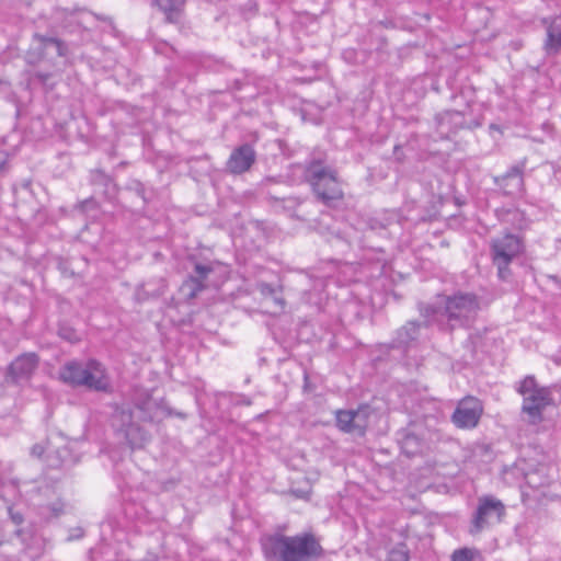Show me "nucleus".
<instances>
[{"mask_svg": "<svg viewBox=\"0 0 561 561\" xmlns=\"http://www.w3.org/2000/svg\"><path fill=\"white\" fill-rule=\"evenodd\" d=\"M266 561H314L322 554V547L310 533L295 536L274 534L262 540Z\"/></svg>", "mask_w": 561, "mask_h": 561, "instance_id": "f257e3e1", "label": "nucleus"}, {"mask_svg": "<svg viewBox=\"0 0 561 561\" xmlns=\"http://www.w3.org/2000/svg\"><path fill=\"white\" fill-rule=\"evenodd\" d=\"M59 376L64 382L75 387H85L100 392L111 391V379L106 368L95 359L68 362L60 369Z\"/></svg>", "mask_w": 561, "mask_h": 561, "instance_id": "f03ea898", "label": "nucleus"}, {"mask_svg": "<svg viewBox=\"0 0 561 561\" xmlns=\"http://www.w3.org/2000/svg\"><path fill=\"white\" fill-rule=\"evenodd\" d=\"M480 310L479 298L471 293L458 291L445 296L438 301V307H428L426 316L437 312L445 317L451 328L470 325Z\"/></svg>", "mask_w": 561, "mask_h": 561, "instance_id": "7ed1b4c3", "label": "nucleus"}, {"mask_svg": "<svg viewBox=\"0 0 561 561\" xmlns=\"http://www.w3.org/2000/svg\"><path fill=\"white\" fill-rule=\"evenodd\" d=\"M306 179L324 204L329 205L330 202L342 198L343 192L334 169L320 161H312L306 169Z\"/></svg>", "mask_w": 561, "mask_h": 561, "instance_id": "20e7f679", "label": "nucleus"}, {"mask_svg": "<svg viewBox=\"0 0 561 561\" xmlns=\"http://www.w3.org/2000/svg\"><path fill=\"white\" fill-rule=\"evenodd\" d=\"M524 250L523 240L514 233L505 232L490 241V255L492 263L497 268V276L502 280L511 277L510 265Z\"/></svg>", "mask_w": 561, "mask_h": 561, "instance_id": "39448f33", "label": "nucleus"}, {"mask_svg": "<svg viewBox=\"0 0 561 561\" xmlns=\"http://www.w3.org/2000/svg\"><path fill=\"white\" fill-rule=\"evenodd\" d=\"M517 391L523 396V412L534 423L540 421L543 409L552 403L550 389L538 386L534 376H527L519 382Z\"/></svg>", "mask_w": 561, "mask_h": 561, "instance_id": "423d86ee", "label": "nucleus"}, {"mask_svg": "<svg viewBox=\"0 0 561 561\" xmlns=\"http://www.w3.org/2000/svg\"><path fill=\"white\" fill-rule=\"evenodd\" d=\"M506 508L501 500L493 495H482L478 499L477 508L471 518L469 533L477 535L502 522Z\"/></svg>", "mask_w": 561, "mask_h": 561, "instance_id": "0eeeda50", "label": "nucleus"}, {"mask_svg": "<svg viewBox=\"0 0 561 561\" xmlns=\"http://www.w3.org/2000/svg\"><path fill=\"white\" fill-rule=\"evenodd\" d=\"M134 419V412L128 407L117 408L113 414V425L124 432L131 448H140L149 440V435Z\"/></svg>", "mask_w": 561, "mask_h": 561, "instance_id": "6e6552de", "label": "nucleus"}, {"mask_svg": "<svg viewBox=\"0 0 561 561\" xmlns=\"http://www.w3.org/2000/svg\"><path fill=\"white\" fill-rule=\"evenodd\" d=\"M369 415L370 410L366 405L356 410H339L335 415L336 425L342 432L364 435Z\"/></svg>", "mask_w": 561, "mask_h": 561, "instance_id": "1a4fd4ad", "label": "nucleus"}, {"mask_svg": "<svg viewBox=\"0 0 561 561\" xmlns=\"http://www.w3.org/2000/svg\"><path fill=\"white\" fill-rule=\"evenodd\" d=\"M66 54V46L55 37L34 35L30 50L26 54L28 64H37L49 55L61 57Z\"/></svg>", "mask_w": 561, "mask_h": 561, "instance_id": "9d476101", "label": "nucleus"}, {"mask_svg": "<svg viewBox=\"0 0 561 561\" xmlns=\"http://www.w3.org/2000/svg\"><path fill=\"white\" fill-rule=\"evenodd\" d=\"M481 413L480 401L468 398L459 402L453 414V422L460 428H472L478 424Z\"/></svg>", "mask_w": 561, "mask_h": 561, "instance_id": "9b49d317", "label": "nucleus"}, {"mask_svg": "<svg viewBox=\"0 0 561 561\" xmlns=\"http://www.w3.org/2000/svg\"><path fill=\"white\" fill-rule=\"evenodd\" d=\"M213 272L211 264L195 263L193 272L188 278L183 283L181 290L187 299L195 298L202 290L206 288V279Z\"/></svg>", "mask_w": 561, "mask_h": 561, "instance_id": "f8f14e48", "label": "nucleus"}, {"mask_svg": "<svg viewBox=\"0 0 561 561\" xmlns=\"http://www.w3.org/2000/svg\"><path fill=\"white\" fill-rule=\"evenodd\" d=\"M38 365L35 353H25L16 357L8 368V375L14 382L28 380Z\"/></svg>", "mask_w": 561, "mask_h": 561, "instance_id": "ddd939ff", "label": "nucleus"}, {"mask_svg": "<svg viewBox=\"0 0 561 561\" xmlns=\"http://www.w3.org/2000/svg\"><path fill=\"white\" fill-rule=\"evenodd\" d=\"M255 161V151L252 146L245 144L236 148L227 162L228 169L234 174L248 171Z\"/></svg>", "mask_w": 561, "mask_h": 561, "instance_id": "4468645a", "label": "nucleus"}, {"mask_svg": "<svg viewBox=\"0 0 561 561\" xmlns=\"http://www.w3.org/2000/svg\"><path fill=\"white\" fill-rule=\"evenodd\" d=\"M495 183L505 194L512 195L520 192L523 187L522 169L518 167L511 168L506 174L496 178Z\"/></svg>", "mask_w": 561, "mask_h": 561, "instance_id": "2eb2a0df", "label": "nucleus"}, {"mask_svg": "<svg viewBox=\"0 0 561 561\" xmlns=\"http://www.w3.org/2000/svg\"><path fill=\"white\" fill-rule=\"evenodd\" d=\"M547 24V39L545 42V48L548 54H557L561 50V16L545 20Z\"/></svg>", "mask_w": 561, "mask_h": 561, "instance_id": "dca6fc26", "label": "nucleus"}, {"mask_svg": "<svg viewBox=\"0 0 561 561\" xmlns=\"http://www.w3.org/2000/svg\"><path fill=\"white\" fill-rule=\"evenodd\" d=\"M421 324L414 321L407 322L401 329L398 330L394 344L398 347H405L419 336Z\"/></svg>", "mask_w": 561, "mask_h": 561, "instance_id": "f3484780", "label": "nucleus"}, {"mask_svg": "<svg viewBox=\"0 0 561 561\" xmlns=\"http://www.w3.org/2000/svg\"><path fill=\"white\" fill-rule=\"evenodd\" d=\"M137 410V419L144 422H151L156 417L157 403L148 396L135 404Z\"/></svg>", "mask_w": 561, "mask_h": 561, "instance_id": "a211bd4d", "label": "nucleus"}, {"mask_svg": "<svg viewBox=\"0 0 561 561\" xmlns=\"http://www.w3.org/2000/svg\"><path fill=\"white\" fill-rule=\"evenodd\" d=\"M184 2L185 0H157V4L165 13L169 22H176L180 19Z\"/></svg>", "mask_w": 561, "mask_h": 561, "instance_id": "6ab92c4d", "label": "nucleus"}, {"mask_svg": "<svg viewBox=\"0 0 561 561\" xmlns=\"http://www.w3.org/2000/svg\"><path fill=\"white\" fill-rule=\"evenodd\" d=\"M552 477L545 472V468L537 469L526 474V482L533 489H540L549 485Z\"/></svg>", "mask_w": 561, "mask_h": 561, "instance_id": "aec40b11", "label": "nucleus"}, {"mask_svg": "<svg viewBox=\"0 0 561 561\" xmlns=\"http://www.w3.org/2000/svg\"><path fill=\"white\" fill-rule=\"evenodd\" d=\"M481 553L474 548L456 549L450 557V561H481Z\"/></svg>", "mask_w": 561, "mask_h": 561, "instance_id": "412c9836", "label": "nucleus"}, {"mask_svg": "<svg viewBox=\"0 0 561 561\" xmlns=\"http://www.w3.org/2000/svg\"><path fill=\"white\" fill-rule=\"evenodd\" d=\"M422 446L423 443L421 439L412 433H408L402 438V449L410 456L420 453L422 450Z\"/></svg>", "mask_w": 561, "mask_h": 561, "instance_id": "4be33fe9", "label": "nucleus"}, {"mask_svg": "<svg viewBox=\"0 0 561 561\" xmlns=\"http://www.w3.org/2000/svg\"><path fill=\"white\" fill-rule=\"evenodd\" d=\"M387 561H409V550L404 543L394 546L388 553Z\"/></svg>", "mask_w": 561, "mask_h": 561, "instance_id": "5701e85b", "label": "nucleus"}, {"mask_svg": "<svg viewBox=\"0 0 561 561\" xmlns=\"http://www.w3.org/2000/svg\"><path fill=\"white\" fill-rule=\"evenodd\" d=\"M259 288L262 295H264L265 297H272L275 305L279 306L280 308L284 307V300L280 297L275 296V290L270 284H260Z\"/></svg>", "mask_w": 561, "mask_h": 561, "instance_id": "b1692460", "label": "nucleus"}, {"mask_svg": "<svg viewBox=\"0 0 561 561\" xmlns=\"http://www.w3.org/2000/svg\"><path fill=\"white\" fill-rule=\"evenodd\" d=\"M46 451V447L43 446L42 444H35L32 449H31V454L35 457H42L44 455V453Z\"/></svg>", "mask_w": 561, "mask_h": 561, "instance_id": "393cba45", "label": "nucleus"}, {"mask_svg": "<svg viewBox=\"0 0 561 561\" xmlns=\"http://www.w3.org/2000/svg\"><path fill=\"white\" fill-rule=\"evenodd\" d=\"M7 163L8 153L5 151L0 150V175L5 171Z\"/></svg>", "mask_w": 561, "mask_h": 561, "instance_id": "a878e982", "label": "nucleus"}, {"mask_svg": "<svg viewBox=\"0 0 561 561\" xmlns=\"http://www.w3.org/2000/svg\"><path fill=\"white\" fill-rule=\"evenodd\" d=\"M428 307H430V306H426L424 309H421V312H422V314H423L425 318H434V317H437V316H442V313H440V312H437V313H435V314H432V313L430 312V316H426V309H427ZM435 307L437 308V307H438V305H437V306H435ZM427 322H431V319H427Z\"/></svg>", "mask_w": 561, "mask_h": 561, "instance_id": "bb28decb", "label": "nucleus"}, {"mask_svg": "<svg viewBox=\"0 0 561 561\" xmlns=\"http://www.w3.org/2000/svg\"><path fill=\"white\" fill-rule=\"evenodd\" d=\"M35 77L38 78L42 82H46L48 80V78L50 77V75L37 72V73H35Z\"/></svg>", "mask_w": 561, "mask_h": 561, "instance_id": "cd10ccee", "label": "nucleus"}, {"mask_svg": "<svg viewBox=\"0 0 561 561\" xmlns=\"http://www.w3.org/2000/svg\"><path fill=\"white\" fill-rule=\"evenodd\" d=\"M11 516L15 524H21L23 522V518L20 514H12Z\"/></svg>", "mask_w": 561, "mask_h": 561, "instance_id": "c85d7f7f", "label": "nucleus"}, {"mask_svg": "<svg viewBox=\"0 0 561 561\" xmlns=\"http://www.w3.org/2000/svg\"><path fill=\"white\" fill-rule=\"evenodd\" d=\"M61 336H64L65 339H68L69 341H72V336L70 334L61 333Z\"/></svg>", "mask_w": 561, "mask_h": 561, "instance_id": "c756f323", "label": "nucleus"}, {"mask_svg": "<svg viewBox=\"0 0 561 561\" xmlns=\"http://www.w3.org/2000/svg\"><path fill=\"white\" fill-rule=\"evenodd\" d=\"M448 116H457L459 117L460 116V113L458 112H455V113H447Z\"/></svg>", "mask_w": 561, "mask_h": 561, "instance_id": "7c9ffc66", "label": "nucleus"}, {"mask_svg": "<svg viewBox=\"0 0 561 561\" xmlns=\"http://www.w3.org/2000/svg\"><path fill=\"white\" fill-rule=\"evenodd\" d=\"M60 511V508H56L55 506L53 507V512L56 516L59 514Z\"/></svg>", "mask_w": 561, "mask_h": 561, "instance_id": "2f4dec72", "label": "nucleus"}]
</instances>
